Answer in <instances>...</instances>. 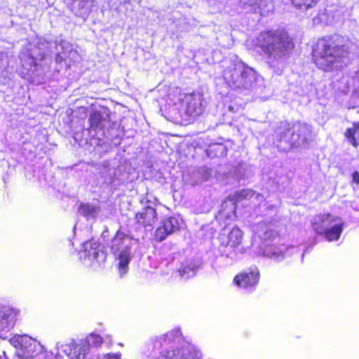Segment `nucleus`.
Masks as SVG:
<instances>
[{
	"label": "nucleus",
	"instance_id": "nucleus-1",
	"mask_svg": "<svg viewBox=\"0 0 359 359\" xmlns=\"http://www.w3.org/2000/svg\"><path fill=\"white\" fill-rule=\"evenodd\" d=\"M349 53L348 40L338 34L319 38L314 44L312 61L316 66L325 72H330L343 62Z\"/></svg>",
	"mask_w": 359,
	"mask_h": 359
},
{
	"label": "nucleus",
	"instance_id": "nucleus-2",
	"mask_svg": "<svg viewBox=\"0 0 359 359\" xmlns=\"http://www.w3.org/2000/svg\"><path fill=\"white\" fill-rule=\"evenodd\" d=\"M255 46L271 62H279L289 57L294 49V39L284 29H268L260 32Z\"/></svg>",
	"mask_w": 359,
	"mask_h": 359
},
{
	"label": "nucleus",
	"instance_id": "nucleus-3",
	"mask_svg": "<svg viewBox=\"0 0 359 359\" xmlns=\"http://www.w3.org/2000/svg\"><path fill=\"white\" fill-rule=\"evenodd\" d=\"M312 127L300 121H282L275 131V144L280 151L307 148L312 137Z\"/></svg>",
	"mask_w": 359,
	"mask_h": 359
},
{
	"label": "nucleus",
	"instance_id": "nucleus-4",
	"mask_svg": "<svg viewBox=\"0 0 359 359\" xmlns=\"http://www.w3.org/2000/svg\"><path fill=\"white\" fill-rule=\"evenodd\" d=\"M218 240L221 246L229 248L234 252L242 245L243 232L237 226H233L231 229L225 227L219 233Z\"/></svg>",
	"mask_w": 359,
	"mask_h": 359
},
{
	"label": "nucleus",
	"instance_id": "nucleus-5",
	"mask_svg": "<svg viewBox=\"0 0 359 359\" xmlns=\"http://www.w3.org/2000/svg\"><path fill=\"white\" fill-rule=\"evenodd\" d=\"M20 311L8 306H0V338L8 339Z\"/></svg>",
	"mask_w": 359,
	"mask_h": 359
},
{
	"label": "nucleus",
	"instance_id": "nucleus-6",
	"mask_svg": "<svg viewBox=\"0 0 359 359\" xmlns=\"http://www.w3.org/2000/svg\"><path fill=\"white\" fill-rule=\"evenodd\" d=\"M260 271L257 266L250 267L236 274L233 283L238 287L254 291L260 280Z\"/></svg>",
	"mask_w": 359,
	"mask_h": 359
},
{
	"label": "nucleus",
	"instance_id": "nucleus-7",
	"mask_svg": "<svg viewBox=\"0 0 359 359\" xmlns=\"http://www.w3.org/2000/svg\"><path fill=\"white\" fill-rule=\"evenodd\" d=\"M10 342L17 348L20 358H31L38 354L36 342L27 335H15L10 339Z\"/></svg>",
	"mask_w": 359,
	"mask_h": 359
},
{
	"label": "nucleus",
	"instance_id": "nucleus-8",
	"mask_svg": "<svg viewBox=\"0 0 359 359\" xmlns=\"http://www.w3.org/2000/svg\"><path fill=\"white\" fill-rule=\"evenodd\" d=\"M203 95L191 93L186 94L182 100V108L189 118H196L201 115L204 111Z\"/></svg>",
	"mask_w": 359,
	"mask_h": 359
},
{
	"label": "nucleus",
	"instance_id": "nucleus-9",
	"mask_svg": "<svg viewBox=\"0 0 359 359\" xmlns=\"http://www.w3.org/2000/svg\"><path fill=\"white\" fill-rule=\"evenodd\" d=\"M254 196V191L252 189H243L234 193L233 195L229 196L228 198L233 201L234 203L231 205L230 212L227 211L229 205L224 202L221 209L219 210V215L222 218L229 219L236 217V203L242 201L245 199H250Z\"/></svg>",
	"mask_w": 359,
	"mask_h": 359
},
{
	"label": "nucleus",
	"instance_id": "nucleus-10",
	"mask_svg": "<svg viewBox=\"0 0 359 359\" xmlns=\"http://www.w3.org/2000/svg\"><path fill=\"white\" fill-rule=\"evenodd\" d=\"M180 224L175 217H169L165 219L161 225L158 227L154 233V239L157 242H161L169 235L180 230Z\"/></svg>",
	"mask_w": 359,
	"mask_h": 359
},
{
	"label": "nucleus",
	"instance_id": "nucleus-11",
	"mask_svg": "<svg viewBox=\"0 0 359 359\" xmlns=\"http://www.w3.org/2000/svg\"><path fill=\"white\" fill-rule=\"evenodd\" d=\"M340 220V217H334L331 213L319 214L314 217L311 222V227L318 235H323V231L332 223Z\"/></svg>",
	"mask_w": 359,
	"mask_h": 359
},
{
	"label": "nucleus",
	"instance_id": "nucleus-12",
	"mask_svg": "<svg viewBox=\"0 0 359 359\" xmlns=\"http://www.w3.org/2000/svg\"><path fill=\"white\" fill-rule=\"evenodd\" d=\"M241 7L249 8L254 13L265 15L271 11V0H238Z\"/></svg>",
	"mask_w": 359,
	"mask_h": 359
},
{
	"label": "nucleus",
	"instance_id": "nucleus-13",
	"mask_svg": "<svg viewBox=\"0 0 359 359\" xmlns=\"http://www.w3.org/2000/svg\"><path fill=\"white\" fill-rule=\"evenodd\" d=\"M135 223L139 226L147 227L152 226L157 219L156 210L151 206H146L141 212L135 214Z\"/></svg>",
	"mask_w": 359,
	"mask_h": 359
},
{
	"label": "nucleus",
	"instance_id": "nucleus-14",
	"mask_svg": "<svg viewBox=\"0 0 359 359\" xmlns=\"http://www.w3.org/2000/svg\"><path fill=\"white\" fill-rule=\"evenodd\" d=\"M128 236L121 230H118L111 241L110 252L113 255H117L125 249H130L129 246L125 245L124 243Z\"/></svg>",
	"mask_w": 359,
	"mask_h": 359
},
{
	"label": "nucleus",
	"instance_id": "nucleus-15",
	"mask_svg": "<svg viewBox=\"0 0 359 359\" xmlns=\"http://www.w3.org/2000/svg\"><path fill=\"white\" fill-rule=\"evenodd\" d=\"M344 223L340 220L339 222L335 223L332 226H329L323 233L325 239L330 242L338 241L343 231Z\"/></svg>",
	"mask_w": 359,
	"mask_h": 359
},
{
	"label": "nucleus",
	"instance_id": "nucleus-16",
	"mask_svg": "<svg viewBox=\"0 0 359 359\" xmlns=\"http://www.w3.org/2000/svg\"><path fill=\"white\" fill-rule=\"evenodd\" d=\"M344 135L353 147H358L359 146V122H353L352 126L346 129Z\"/></svg>",
	"mask_w": 359,
	"mask_h": 359
},
{
	"label": "nucleus",
	"instance_id": "nucleus-17",
	"mask_svg": "<svg viewBox=\"0 0 359 359\" xmlns=\"http://www.w3.org/2000/svg\"><path fill=\"white\" fill-rule=\"evenodd\" d=\"M321 0H290L292 6L297 11H308L318 6Z\"/></svg>",
	"mask_w": 359,
	"mask_h": 359
},
{
	"label": "nucleus",
	"instance_id": "nucleus-18",
	"mask_svg": "<svg viewBox=\"0 0 359 359\" xmlns=\"http://www.w3.org/2000/svg\"><path fill=\"white\" fill-rule=\"evenodd\" d=\"M118 269L122 275L126 273L128 269V264L130 261V249H125L121 251L118 255Z\"/></svg>",
	"mask_w": 359,
	"mask_h": 359
},
{
	"label": "nucleus",
	"instance_id": "nucleus-19",
	"mask_svg": "<svg viewBox=\"0 0 359 359\" xmlns=\"http://www.w3.org/2000/svg\"><path fill=\"white\" fill-rule=\"evenodd\" d=\"M89 125L92 129H97L103 121V116L100 111H93L89 116Z\"/></svg>",
	"mask_w": 359,
	"mask_h": 359
},
{
	"label": "nucleus",
	"instance_id": "nucleus-20",
	"mask_svg": "<svg viewBox=\"0 0 359 359\" xmlns=\"http://www.w3.org/2000/svg\"><path fill=\"white\" fill-rule=\"evenodd\" d=\"M90 337L92 340L93 345H94L95 346H100L103 343L102 338L98 334L93 333V334H90Z\"/></svg>",
	"mask_w": 359,
	"mask_h": 359
},
{
	"label": "nucleus",
	"instance_id": "nucleus-21",
	"mask_svg": "<svg viewBox=\"0 0 359 359\" xmlns=\"http://www.w3.org/2000/svg\"><path fill=\"white\" fill-rule=\"evenodd\" d=\"M95 0H79V7L81 9L88 8L92 6Z\"/></svg>",
	"mask_w": 359,
	"mask_h": 359
},
{
	"label": "nucleus",
	"instance_id": "nucleus-22",
	"mask_svg": "<svg viewBox=\"0 0 359 359\" xmlns=\"http://www.w3.org/2000/svg\"><path fill=\"white\" fill-rule=\"evenodd\" d=\"M93 210V208L88 203H81L79 206V211L82 214L90 213Z\"/></svg>",
	"mask_w": 359,
	"mask_h": 359
},
{
	"label": "nucleus",
	"instance_id": "nucleus-23",
	"mask_svg": "<svg viewBox=\"0 0 359 359\" xmlns=\"http://www.w3.org/2000/svg\"><path fill=\"white\" fill-rule=\"evenodd\" d=\"M176 351L177 352V354L179 353L180 350H167L164 351L163 355L165 356V359H172L174 358V356L176 355Z\"/></svg>",
	"mask_w": 359,
	"mask_h": 359
},
{
	"label": "nucleus",
	"instance_id": "nucleus-24",
	"mask_svg": "<svg viewBox=\"0 0 359 359\" xmlns=\"http://www.w3.org/2000/svg\"><path fill=\"white\" fill-rule=\"evenodd\" d=\"M352 182L357 185L359 184V171L355 170L352 173Z\"/></svg>",
	"mask_w": 359,
	"mask_h": 359
},
{
	"label": "nucleus",
	"instance_id": "nucleus-25",
	"mask_svg": "<svg viewBox=\"0 0 359 359\" xmlns=\"http://www.w3.org/2000/svg\"><path fill=\"white\" fill-rule=\"evenodd\" d=\"M104 359H121L120 354H107L104 356Z\"/></svg>",
	"mask_w": 359,
	"mask_h": 359
},
{
	"label": "nucleus",
	"instance_id": "nucleus-26",
	"mask_svg": "<svg viewBox=\"0 0 359 359\" xmlns=\"http://www.w3.org/2000/svg\"><path fill=\"white\" fill-rule=\"evenodd\" d=\"M190 270V268L189 267H183V268H180L179 271H180V273L183 276L184 273H187V272H189Z\"/></svg>",
	"mask_w": 359,
	"mask_h": 359
},
{
	"label": "nucleus",
	"instance_id": "nucleus-27",
	"mask_svg": "<svg viewBox=\"0 0 359 359\" xmlns=\"http://www.w3.org/2000/svg\"><path fill=\"white\" fill-rule=\"evenodd\" d=\"M55 61H56V62L60 63L62 61V57L59 54H57L56 57H55Z\"/></svg>",
	"mask_w": 359,
	"mask_h": 359
}]
</instances>
